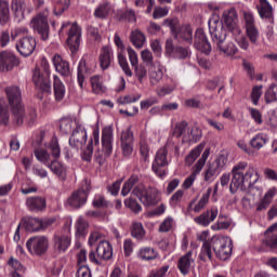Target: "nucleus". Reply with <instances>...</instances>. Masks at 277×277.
I'll return each mask as SVG.
<instances>
[{
    "label": "nucleus",
    "mask_w": 277,
    "mask_h": 277,
    "mask_svg": "<svg viewBox=\"0 0 277 277\" xmlns=\"http://www.w3.org/2000/svg\"><path fill=\"white\" fill-rule=\"evenodd\" d=\"M26 248L30 254L42 256L49 250V238L47 236H35L26 241Z\"/></svg>",
    "instance_id": "f8f14e48"
},
{
    "label": "nucleus",
    "mask_w": 277,
    "mask_h": 277,
    "mask_svg": "<svg viewBox=\"0 0 277 277\" xmlns=\"http://www.w3.org/2000/svg\"><path fill=\"white\" fill-rule=\"evenodd\" d=\"M212 248L216 259L228 261L233 255V239L228 236H214L212 237Z\"/></svg>",
    "instance_id": "20e7f679"
},
{
    "label": "nucleus",
    "mask_w": 277,
    "mask_h": 277,
    "mask_svg": "<svg viewBox=\"0 0 277 277\" xmlns=\"http://www.w3.org/2000/svg\"><path fill=\"white\" fill-rule=\"evenodd\" d=\"M168 163V149L166 147H161L156 153L155 160L151 164L153 172H155L159 179H166V176H168V170L164 168Z\"/></svg>",
    "instance_id": "9b49d317"
},
{
    "label": "nucleus",
    "mask_w": 277,
    "mask_h": 277,
    "mask_svg": "<svg viewBox=\"0 0 277 277\" xmlns=\"http://www.w3.org/2000/svg\"><path fill=\"white\" fill-rule=\"evenodd\" d=\"M146 230H144V225L142 223H133L132 225V237L135 239H144Z\"/></svg>",
    "instance_id": "0e129e2a"
},
{
    "label": "nucleus",
    "mask_w": 277,
    "mask_h": 277,
    "mask_svg": "<svg viewBox=\"0 0 277 277\" xmlns=\"http://www.w3.org/2000/svg\"><path fill=\"white\" fill-rule=\"evenodd\" d=\"M219 213L220 211L217 210V207H212L210 210H207L206 212H202L199 216H196L194 219V222L199 226L207 227L212 222H215Z\"/></svg>",
    "instance_id": "bb28decb"
},
{
    "label": "nucleus",
    "mask_w": 277,
    "mask_h": 277,
    "mask_svg": "<svg viewBox=\"0 0 277 277\" xmlns=\"http://www.w3.org/2000/svg\"><path fill=\"white\" fill-rule=\"evenodd\" d=\"M47 74H42L39 69H36L32 75V81L38 90L42 92H51V80H49Z\"/></svg>",
    "instance_id": "a878e982"
},
{
    "label": "nucleus",
    "mask_w": 277,
    "mask_h": 277,
    "mask_svg": "<svg viewBox=\"0 0 277 277\" xmlns=\"http://www.w3.org/2000/svg\"><path fill=\"white\" fill-rule=\"evenodd\" d=\"M140 155L143 161H148L150 159V146H148V142L145 136H141L140 143Z\"/></svg>",
    "instance_id": "864d4df0"
},
{
    "label": "nucleus",
    "mask_w": 277,
    "mask_h": 277,
    "mask_svg": "<svg viewBox=\"0 0 277 277\" xmlns=\"http://www.w3.org/2000/svg\"><path fill=\"white\" fill-rule=\"evenodd\" d=\"M53 222L54 221L52 219L40 221L37 217H26L24 219V227L29 233H38V230H42V228H48V226H51Z\"/></svg>",
    "instance_id": "4be33fe9"
},
{
    "label": "nucleus",
    "mask_w": 277,
    "mask_h": 277,
    "mask_svg": "<svg viewBox=\"0 0 277 277\" xmlns=\"http://www.w3.org/2000/svg\"><path fill=\"white\" fill-rule=\"evenodd\" d=\"M8 265L11 267L12 277H24L23 274H25V268L23 267V264L18 262V260L11 258Z\"/></svg>",
    "instance_id": "37998d69"
},
{
    "label": "nucleus",
    "mask_w": 277,
    "mask_h": 277,
    "mask_svg": "<svg viewBox=\"0 0 277 277\" xmlns=\"http://www.w3.org/2000/svg\"><path fill=\"white\" fill-rule=\"evenodd\" d=\"M10 123V111L5 98H0V124L6 127Z\"/></svg>",
    "instance_id": "8fccbe9b"
},
{
    "label": "nucleus",
    "mask_w": 277,
    "mask_h": 277,
    "mask_svg": "<svg viewBox=\"0 0 277 277\" xmlns=\"http://www.w3.org/2000/svg\"><path fill=\"white\" fill-rule=\"evenodd\" d=\"M133 194L145 207H153L159 202V190L155 187H146L144 184H138L133 189Z\"/></svg>",
    "instance_id": "423d86ee"
},
{
    "label": "nucleus",
    "mask_w": 277,
    "mask_h": 277,
    "mask_svg": "<svg viewBox=\"0 0 277 277\" xmlns=\"http://www.w3.org/2000/svg\"><path fill=\"white\" fill-rule=\"evenodd\" d=\"M166 72V68L161 63L156 62L151 65L149 69V81L151 85H157L161 79H163V75Z\"/></svg>",
    "instance_id": "72a5a7b5"
},
{
    "label": "nucleus",
    "mask_w": 277,
    "mask_h": 277,
    "mask_svg": "<svg viewBox=\"0 0 277 277\" xmlns=\"http://www.w3.org/2000/svg\"><path fill=\"white\" fill-rule=\"evenodd\" d=\"M30 27L38 32L43 40H49V22L47 21V15H37L31 19Z\"/></svg>",
    "instance_id": "f3484780"
},
{
    "label": "nucleus",
    "mask_w": 277,
    "mask_h": 277,
    "mask_svg": "<svg viewBox=\"0 0 277 277\" xmlns=\"http://www.w3.org/2000/svg\"><path fill=\"white\" fill-rule=\"evenodd\" d=\"M77 124H80L77 119L65 117L61 119L60 129L65 134L72 133V129H77Z\"/></svg>",
    "instance_id": "ea45409f"
},
{
    "label": "nucleus",
    "mask_w": 277,
    "mask_h": 277,
    "mask_svg": "<svg viewBox=\"0 0 277 277\" xmlns=\"http://www.w3.org/2000/svg\"><path fill=\"white\" fill-rule=\"evenodd\" d=\"M18 64V58L12 52H1L0 53V71L8 72V70H12L14 66Z\"/></svg>",
    "instance_id": "b1692460"
},
{
    "label": "nucleus",
    "mask_w": 277,
    "mask_h": 277,
    "mask_svg": "<svg viewBox=\"0 0 277 277\" xmlns=\"http://www.w3.org/2000/svg\"><path fill=\"white\" fill-rule=\"evenodd\" d=\"M209 32L214 44H224L226 40V29L225 26L220 22V15L212 14L208 21Z\"/></svg>",
    "instance_id": "6e6552de"
},
{
    "label": "nucleus",
    "mask_w": 277,
    "mask_h": 277,
    "mask_svg": "<svg viewBox=\"0 0 277 277\" xmlns=\"http://www.w3.org/2000/svg\"><path fill=\"white\" fill-rule=\"evenodd\" d=\"M11 10L17 21H23L27 14H31V6L27 5L25 0H12Z\"/></svg>",
    "instance_id": "5701e85b"
},
{
    "label": "nucleus",
    "mask_w": 277,
    "mask_h": 277,
    "mask_svg": "<svg viewBox=\"0 0 277 277\" xmlns=\"http://www.w3.org/2000/svg\"><path fill=\"white\" fill-rule=\"evenodd\" d=\"M114 42L118 48V63L121 69L123 70L124 75H127V77H133V71H131V68L129 67V62L127 61V56L124 55V43L122 42V39H120V36H118V34H115Z\"/></svg>",
    "instance_id": "dca6fc26"
},
{
    "label": "nucleus",
    "mask_w": 277,
    "mask_h": 277,
    "mask_svg": "<svg viewBox=\"0 0 277 277\" xmlns=\"http://www.w3.org/2000/svg\"><path fill=\"white\" fill-rule=\"evenodd\" d=\"M72 235L70 234V226H66L53 237L54 249L57 252H66L70 248Z\"/></svg>",
    "instance_id": "4468645a"
},
{
    "label": "nucleus",
    "mask_w": 277,
    "mask_h": 277,
    "mask_svg": "<svg viewBox=\"0 0 277 277\" xmlns=\"http://www.w3.org/2000/svg\"><path fill=\"white\" fill-rule=\"evenodd\" d=\"M85 142H88V132L85 131V127L79 123L72 130L71 136L69 137V146L72 148H83Z\"/></svg>",
    "instance_id": "2eb2a0df"
},
{
    "label": "nucleus",
    "mask_w": 277,
    "mask_h": 277,
    "mask_svg": "<svg viewBox=\"0 0 277 277\" xmlns=\"http://www.w3.org/2000/svg\"><path fill=\"white\" fill-rule=\"evenodd\" d=\"M88 194H90V182L85 180L81 183L78 190L74 192L67 199V206L71 209H81V207L88 202Z\"/></svg>",
    "instance_id": "1a4fd4ad"
},
{
    "label": "nucleus",
    "mask_w": 277,
    "mask_h": 277,
    "mask_svg": "<svg viewBox=\"0 0 277 277\" xmlns=\"http://www.w3.org/2000/svg\"><path fill=\"white\" fill-rule=\"evenodd\" d=\"M67 35V44L75 52L81 44V27L77 23L64 22L60 29V36Z\"/></svg>",
    "instance_id": "7ed1b4c3"
},
{
    "label": "nucleus",
    "mask_w": 277,
    "mask_h": 277,
    "mask_svg": "<svg viewBox=\"0 0 277 277\" xmlns=\"http://www.w3.org/2000/svg\"><path fill=\"white\" fill-rule=\"evenodd\" d=\"M16 50L23 57H29L36 51L34 37H24L16 42Z\"/></svg>",
    "instance_id": "412c9836"
},
{
    "label": "nucleus",
    "mask_w": 277,
    "mask_h": 277,
    "mask_svg": "<svg viewBox=\"0 0 277 277\" xmlns=\"http://www.w3.org/2000/svg\"><path fill=\"white\" fill-rule=\"evenodd\" d=\"M173 36L176 40L186 42V44H192V42H194V29H192V26L189 25L180 27Z\"/></svg>",
    "instance_id": "7c9ffc66"
},
{
    "label": "nucleus",
    "mask_w": 277,
    "mask_h": 277,
    "mask_svg": "<svg viewBox=\"0 0 277 277\" xmlns=\"http://www.w3.org/2000/svg\"><path fill=\"white\" fill-rule=\"evenodd\" d=\"M10 23V3L5 0H0V25Z\"/></svg>",
    "instance_id": "de8ad7c7"
},
{
    "label": "nucleus",
    "mask_w": 277,
    "mask_h": 277,
    "mask_svg": "<svg viewBox=\"0 0 277 277\" xmlns=\"http://www.w3.org/2000/svg\"><path fill=\"white\" fill-rule=\"evenodd\" d=\"M205 150V143H201L196 146L187 156H186V166H192L194 161H196L199 157L200 154Z\"/></svg>",
    "instance_id": "3c124183"
},
{
    "label": "nucleus",
    "mask_w": 277,
    "mask_h": 277,
    "mask_svg": "<svg viewBox=\"0 0 277 277\" xmlns=\"http://www.w3.org/2000/svg\"><path fill=\"white\" fill-rule=\"evenodd\" d=\"M140 183V176L132 175L122 186L121 195L122 196H129L131 193V189H133L134 185H137Z\"/></svg>",
    "instance_id": "4d7b16f0"
},
{
    "label": "nucleus",
    "mask_w": 277,
    "mask_h": 277,
    "mask_svg": "<svg viewBox=\"0 0 277 277\" xmlns=\"http://www.w3.org/2000/svg\"><path fill=\"white\" fill-rule=\"evenodd\" d=\"M124 205L133 213H141V211H142V206L137 202V200L128 198L124 200Z\"/></svg>",
    "instance_id": "774afa93"
},
{
    "label": "nucleus",
    "mask_w": 277,
    "mask_h": 277,
    "mask_svg": "<svg viewBox=\"0 0 277 277\" xmlns=\"http://www.w3.org/2000/svg\"><path fill=\"white\" fill-rule=\"evenodd\" d=\"M172 228H174V219H172V216H168L160 224L159 232L160 233H170V230Z\"/></svg>",
    "instance_id": "338daca9"
},
{
    "label": "nucleus",
    "mask_w": 277,
    "mask_h": 277,
    "mask_svg": "<svg viewBox=\"0 0 277 277\" xmlns=\"http://www.w3.org/2000/svg\"><path fill=\"white\" fill-rule=\"evenodd\" d=\"M265 103L277 101V85L272 84L264 94Z\"/></svg>",
    "instance_id": "69168bd1"
},
{
    "label": "nucleus",
    "mask_w": 277,
    "mask_h": 277,
    "mask_svg": "<svg viewBox=\"0 0 277 277\" xmlns=\"http://www.w3.org/2000/svg\"><path fill=\"white\" fill-rule=\"evenodd\" d=\"M114 151V128L106 126L102 130V150L95 153L98 163H103Z\"/></svg>",
    "instance_id": "39448f33"
},
{
    "label": "nucleus",
    "mask_w": 277,
    "mask_h": 277,
    "mask_svg": "<svg viewBox=\"0 0 277 277\" xmlns=\"http://www.w3.org/2000/svg\"><path fill=\"white\" fill-rule=\"evenodd\" d=\"M232 174V180H230ZM259 182V171L252 164L248 167V162L240 161L236 163L230 173H224L220 177V184L223 188L228 189L230 194H237L239 189L246 192L248 187H252Z\"/></svg>",
    "instance_id": "f257e3e1"
},
{
    "label": "nucleus",
    "mask_w": 277,
    "mask_h": 277,
    "mask_svg": "<svg viewBox=\"0 0 277 277\" xmlns=\"http://www.w3.org/2000/svg\"><path fill=\"white\" fill-rule=\"evenodd\" d=\"M90 84L94 94H103L106 90L103 85V77L95 75L90 78Z\"/></svg>",
    "instance_id": "c03bdc74"
},
{
    "label": "nucleus",
    "mask_w": 277,
    "mask_h": 277,
    "mask_svg": "<svg viewBox=\"0 0 277 277\" xmlns=\"http://www.w3.org/2000/svg\"><path fill=\"white\" fill-rule=\"evenodd\" d=\"M52 64L56 70L63 77H68L70 75V65L66 62V60L62 58V55L55 54L52 57Z\"/></svg>",
    "instance_id": "2f4dec72"
},
{
    "label": "nucleus",
    "mask_w": 277,
    "mask_h": 277,
    "mask_svg": "<svg viewBox=\"0 0 277 277\" xmlns=\"http://www.w3.org/2000/svg\"><path fill=\"white\" fill-rule=\"evenodd\" d=\"M274 230H277V223L267 228V230L265 233V235H267V237L264 240V243L268 248L276 249L277 248V235L271 234V233H274Z\"/></svg>",
    "instance_id": "49530a36"
},
{
    "label": "nucleus",
    "mask_w": 277,
    "mask_h": 277,
    "mask_svg": "<svg viewBox=\"0 0 277 277\" xmlns=\"http://www.w3.org/2000/svg\"><path fill=\"white\" fill-rule=\"evenodd\" d=\"M277 196V188L271 187L263 196V198L255 203V211H267L269 205L274 200V197Z\"/></svg>",
    "instance_id": "c756f323"
},
{
    "label": "nucleus",
    "mask_w": 277,
    "mask_h": 277,
    "mask_svg": "<svg viewBox=\"0 0 277 277\" xmlns=\"http://www.w3.org/2000/svg\"><path fill=\"white\" fill-rule=\"evenodd\" d=\"M98 144H101V130L98 129V124H96L92 127L91 141L82 153V159L84 161H92V155L94 153L93 146H98Z\"/></svg>",
    "instance_id": "6ab92c4d"
},
{
    "label": "nucleus",
    "mask_w": 277,
    "mask_h": 277,
    "mask_svg": "<svg viewBox=\"0 0 277 277\" xmlns=\"http://www.w3.org/2000/svg\"><path fill=\"white\" fill-rule=\"evenodd\" d=\"M166 53L169 57H174L176 60H185V57H189V50L181 47L174 48L172 39H168L166 42Z\"/></svg>",
    "instance_id": "393cba45"
},
{
    "label": "nucleus",
    "mask_w": 277,
    "mask_h": 277,
    "mask_svg": "<svg viewBox=\"0 0 277 277\" xmlns=\"http://www.w3.org/2000/svg\"><path fill=\"white\" fill-rule=\"evenodd\" d=\"M221 172L219 170H216L215 167H213L212 164H210L206 171H205V181L206 183H213V181L215 179H217V176H220Z\"/></svg>",
    "instance_id": "bf43d9fd"
},
{
    "label": "nucleus",
    "mask_w": 277,
    "mask_h": 277,
    "mask_svg": "<svg viewBox=\"0 0 277 277\" xmlns=\"http://www.w3.org/2000/svg\"><path fill=\"white\" fill-rule=\"evenodd\" d=\"M212 256H213V252L211 251V243L203 242L200 254H199V259L201 261L207 262V261H212Z\"/></svg>",
    "instance_id": "052dcab7"
},
{
    "label": "nucleus",
    "mask_w": 277,
    "mask_h": 277,
    "mask_svg": "<svg viewBox=\"0 0 277 277\" xmlns=\"http://www.w3.org/2000/svg\"><path fill=\"white\" fill-rule=\"evenodd\" d=\"M216 47L220 53H223L225 57H233L239 51V49H237V45H235V43L233 42H228L227 44L219 43Z\"/></svg>",
    "instance_id": "a18cd8bd"
},
{
    "label": "nucleus",
    "mask_w": 277,
    "mask_h": 277,
    "mask_svg": "<svg viewBox=\"0 0 277 277\" xmlns=\"http://www.w3.org/2000/svg\"><path fill=\"white\" fill-rule=\"evenodd\" d=\"M220 23L223 27H226L230 34H239V29H241L239 27V15L235 8L223 11Z\"/></svg>",
    "instance_id": "9d476101"
},
{
    "label": "nucleus",
    "mask_w": 277,
    "mask_h": 277,
    "mask_svg": "<svg viewBox=\"0 0 277 277\" xmlns=\"http://www.w3.org/2000/svg\"><path fill=\"white\" fill-rule=\"evenodd\" d=\"M53 79L55 101H57V103H62V101H64V96H66V85H64V82H62L57 75H54Z\"/></svg>",
    "instance_id": "e433bc0d"
},
{
    "label": "nucleus",
    "mask_w": 277,
    "mask_h": 277,
    "mask_svg": "<svg viewBox=\"0 0 277 277\" xmlns=\"http://www.w3.org/2000/svg\"><path fill=\"white\" fill-rule=\"evenodd\" d=\"M111 13V5L109 3L101 4L95 9L94 16L96 18H107Z\"/></svg>",
    "instance_id": "13d9d810"
},
{
    "label": "nucleus",
    "mask_w": 277,
    "mask_h": 277,
    "mask_svg": "<svg viewBox=\"0 0 277 277\" xmlns=\"http://www.w3.org/2000/svg\"><path fill=\"white\" fill-rule=\"evenodd\" d=\"M272 4L267 0H260V6H258L261 18H272Z\"/></svg>",
    "instance_id": "603ef678"
},
{
    "label": "nucleus",
    "mask_w": 277,
    "mask_h": 277,
    "mask_svg": "<svg viewBox=\"0 0 277 277\" xmlns=\"http://www.w3.org/2000/svg\"><path fill=\"white\" fill-rule=\"evenodd\" d=\"M34 153L37 161L45 166V168H49L53 162V156H51L47 149L38 147Z\"/></svg>",
    "instance_id": "58836bf2"
},
{
    "label": "nucleus",
    "mask_w": 277,
    "mask_h": 277,
    "mask_svg": "<svg viewBox=\"0 0 277 277\" xmlns=\"http://www.w3.org/2000/svg\"><path fill=\"white\" fill-rule=\"evenodd\" d=\"M88 235V222L83 217H79L76 222V237L81 239Z\"/></svg>",
    "instance_id": "5fc2aeb1"
},
{
    "label": "nucleus",
    "mask_w": 277,
    "mask_h": 277,
    "mask_svg": "<svg viewBox=\"0 0 277 277\" xmlns=\"http://www.w3.org/2000/svg\"><path fill=\"white\" fill-rule=\"evenodd\" d=\"M211 192H213V189L210 187L207 189V193L201 196V198L197 203H194V201H192L188 205V211H194V213H200V211H202L205 207L209 205V198L211 196Z\"/></svg>",
    "instance_id": "c9c22d12"
},
{
    "label": "nucleus",
    "mask_w": 277,
    "mask_h": 277,
    "mask_svg": "<svg viewBox=\"0 0 277 277\" xmlns=\"http://www.w3.org/2000/svg\"><path fill=\"white\" fill-rule=\"evenodd\" d=\"M26 207L28 211L32 213H40L47 209V199L39 196L28 197L26 199Z\"/></svg>",
    "instance_id": "c85d7f7f"
},
{
    "label": "nucleus",
    "mask_w": 277,
    "mask_h": 277,
    "mask_svg": "<svg viewBox=\"0 0 277 277\" xmlns=\"http://www.w3.org/2000/svg\"><path fill=\"white\" fill-rule=\"evenodd\" d=\"M98 60L102 70H107L114 62V50L109 47H103Z\"/></svg>",
    "instance_id": "473e14b6"
},
{
    "label": "nucleus",
    "mask_w": 277,
    "mask_h": 277,
    "mask_svg": "<svg viewBox=\"0 0 277 277\" xmlns=\"http://www.w3.org/2000/svg\"><path fill=\"white\" fill-rule=\"evenodd\" d=\"M131 42L136 49H142L146 42V36L140 30H134L131 34Z\"/></svg>",
    "instance_id": "6e6d98bb"
},
{
    "label": "nucleus",
    "mask_w": 277,
    "mask_h": 277,
    "mask_svg": "<svg viewBox=\"0 0 277 277\" xmlns=\"http://www.w3.org/2000/svg\"><path fill=\"white\" fill-rule=\"evenodd\" d=\"M45 148L50 150L53 159H60L62 149L60 148V142L57 141V137H52L49 143H45Z\"/></svg>",
    "instance_id": "09e8293b"
},
{
    "label": "nucleus",
    "mask_w": 277,
    "mask_h": 277,
    "mask_svg": "<svg viewBox=\"0 0 277 277\" xmlns=\"http://www.w3.org/2000/svg\"><path fill=\"white\" fill-rule=\"evenodd\" d=\"M267 142V134L258 133L250 140V146L253 148V150H261V148H263Z\"/></svg>",
    "instance_id": "79ce46f5"
},
{
    "label": "nucleus",
    "mask_w": 277,
    "mask_h": 277,
    "mask_svg": "<svg viewBox=\"0 0 277 277\" xmlns=\"http://www.w3.org/2000/svg\"><path fill=\"white\" fill-rule=\"evenodd\" d=\"M92 72H94V69L92 67H88L85 57H82L77 69L78 84L81 90H85V75H92Z\"/></svg>",
    "instance_id": "cd10ccee"
},
{
    "label": "nucleus",
    "mask_w": 277,
    "mask_h": 277,
    "mask_svg": "<svg viewBox=\"0 0 277 277\" xmlns=\"http://www.w3.org/2000/svg\"><path fill=\"white\" fill-rule=\"evenodd\" d=\"M194 47L197 51L205 53V55H209L212 51L211 43L209 42V39H207V35L202 28H198L195 32Z\"/></svg>",
    "instance_id": "aec40b11"
},
{
    "label": "nucleus",
    "mask_w": 277,
    "mask_h": 277,
    "mask_svg": "<svg viewBox=\"0 0 277 277\" xmlns=\"http://www.w3.org/2000/svg\"><path fill=\"white\" fill-rule=\"evenodd\" d=\"M120 142L123 156L131 157L133 155V144L135 143V136L131 128H127L121 132Z\"/></svg>",
    "instance_id": "a211bd4d"
},
{
    "label": "nucleus",
    "mask_w": 277,
    "mask_h": 277,
    "mask_svg": "<svg viewBox=\"0 0 277 277\" xmlns=\"http://www.w3.org/2000/svg\"><path fill=\"white\" fill-rule=\"evenodd\" d=\"M209 155H211V149L206 148L199 160L193 167V172L190 173V175L186 177L185 181L183 182L182 187L184 189H189V187L194 185V183L196 182V177L198 176V174H200V172H202V168H205V163H207Z\"/></svg>",
    "instance_id": "ddd939ff"
},
{
    "label": "nucleus",
    "mask_w": 277,
    "mask_h": 277,
    "mask_svg": "<svg viewBox=\"0 0 277 277\" xmlns=\"http://www.w3.org/2000/svg\"><path fill=\"white\" fill-rule=\"evenodd\" d=\"M137 256L142 261H155L159 256V253L151 247H143L138 250Z\"/></svg>",
    "instance_id": "a19ab883"
},
{
    "label": "nucleus",
    "mask_w": 277,
    "mask_h": 277,
    "mask_svg": "<svg viewBox=\"0 0 277 277\" xmlns=\"http://www.w3.org/2000/svg\"><path fill=\"white\" fill-rule=\"evenodd\" d=\"M194 259L192 258V251H188L186 254L182 255L177 261V268L180 269L183 276H187L192 271V264Z\"/></svg>",
    "instance_id": "f704fd0d"
},
{
    "label": "nucleus",
    "mask_w": 277,
    "mask_h": 277,
    "mask_svg": "<svg viewBox=\"0 0 277 277\" xmlns=\"http://www.w3.org/2000/svg\"><path fill=\"white\" fill-rule=\"evenodd\" d=\"M111 256H114L111 243H109L107 240H103L98 243L96 251H90L89 261L94 263V265H103V262L110 261Z\"/></svg>",
    "instance_id": "0eeeda50"
},
{
    "label": "nucleus",
    "mask_w": 277,
    "mask_h": 277,
    "mask_svg": "<svg viewBox=\"0 0 277 277\" xmlns=\"http://www.w3.org/2000/svg\"><path fill=\"white\" fill-rule=\"evenodd\" d=\"M5 94L16 124L18 127L24 122H27L29 127L35 124L38 115H36L35 110H30L29 113L25 111L21 88L16 85L6 87Z\"/></svg>",
    "instance_id": "f03ea898"
},
{
    "label": "nucleus",
    "mask_w": 277,
    "mask_h": 277,
    "mask_svg": "<svg viewBox=\"0 0 277 277\" xmlns=\"http://www.w3.org/2000/svg\"><path fill=\"white\" fill-rule=\"evenodd\" d=\"M55 176H57L61 181H66V167L64 163L57 161V159L53 158L52 162L48 167Z\"/></svg>",
    "instance_id": "4c0bfd02"
},
{
    "label": "nucleus",
    "mask_w": 277,
    "mask_h": 277,
    "mask_svg": "<svg viewBox=\"0 0 277 277\" xmlns=\"http://www.w3.org/2000/svg\"><path fill=\"white\" fill-rule=\"evenodd\" d=\"M232 36L234 37V40L237 42L238 47L247 51V49L250 47V43L248 42V39H246V37L243 36V32H241V28L238 29V34H232Z\"/></svg>",
    "instance_id": "680f3d73"
},
{
    "label": "nucleus",
    "mask_w": 277,
    "mask_h": 277,
    "mask_svg": "<svg viewBox=\"0 0 277 277\" xmlns=\"http://www.w3.org/2000/svg\"><path fill=\"white\" fill-rule=\"evenodd\" d=\"M226 166H228V157L225 155H220L213 162L212 167L219 170L221 173L223 170H226Z\"/></svg>",
    "instance_id": "e2e57ef3"
}]
</instances>
